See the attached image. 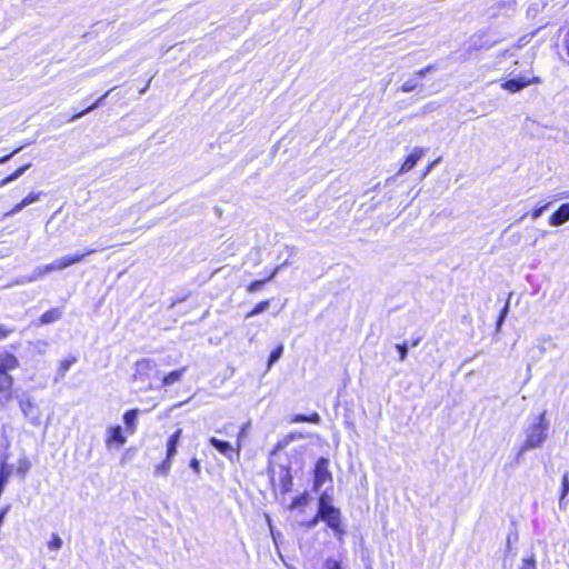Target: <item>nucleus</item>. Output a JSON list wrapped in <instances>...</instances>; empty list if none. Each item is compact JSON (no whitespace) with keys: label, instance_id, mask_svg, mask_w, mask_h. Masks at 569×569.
<instances>
[{"label":"nucleus","instance_id":"nucleus-1","mask_svg":"<svg viewBox=\"0 0 569 569\" xmlns=\"http://www.w3.org/2000/svg\"><path fill=\"white\" fill-rule=\"evenodd\" d=\"M318 518L326 522L333 531L336 538L341 541L346 535V529L341 522V512L332 505V497L322 492L318 499Z\"/></svg>","mask_w":569,"mask_h":569},{"label":"nucleus","instance_id":"nucleus-2","mask_svg":"<svg viewBox=\"0 0 569 569\" xmlns=\"http://www.w3.org/2000/svg\"><path fill=\"white\" fill-rule=\"evenodd\" d=\"M547 412H541L525 430L526 441L522 445L519 456L527 450L540 448L548 437L549 422L546 418Z\"/></svg>","mask_w":569,"mask_h":569},{"label":"nucleus","instance_id":"nucleus-3","mask_svg":"<svg viewBox=\"0 0 569 569\" xmlns=\"http://www.w3.org/2000/svg\"><path fill=\"white\" fill-rule=\"evenodd\" d=\"M270 481L274 490L279 489L281 495H286L292 489V476L290 467L286 465L269 467Z\"/></svg>","mask_w":569,"mask_h":569},{"label":"nucleus","instance_id":"nucleus-4","mask_svg":"<svg viewBox=\"0 0 569 569\" xmlns=\"http://www.w3.org/2000/svg\"><path fill=\"white\" fill-rule=\"evenodd\" d=\"M100 250L101 249H98V248H89L83 253H78V254H73V256H64V257L53 260L51 263H48V264H49L51 272L63 270V269L69 268L72 264H76V263L82 261L86 256L93 254Z\"/></svg>","mask_w":569,"mask_h":569},{"label":"nucleus","instance_id":"nucleus-5","mask_svg":"<svg viewBox=\"0 0 569 569\" xmlns=\"http://www.w3.org/2000/svg\"><path fill=\"white\" fill-rule=\"evenodd\" d=\"M329 460L327 458H319L315 467L313 490L319 491L325 482L332 479L331 472L328 469Z\"/></svg>","mask_w":569,"mask_h":569},{"label":"nucleus","instance_id":"nucleus-6","mask_svg":"<svg viewBox=\"0 0 569 569\" xmlns=\"http://www.w3.org/2000/svg\"><path fill=\"white\" fill-rule=\"evenodd\" d=\"M19 405L23 416L31 425L39 426L41 423L39 407L31 399H20Z\"/></svg>","mask_w":569,"mask_h":569},{"label":"nucleus","instance_id":"nucleus-7","mask_svg":"<svg viewBox=\"0 0 569 569\" xmlns=\"http://www.w3.org/2000/svg\"><path fill=\"white\" fill-rule=\"evenodd\" d=\"M13 378L7 372H0V405L6 406L12 398Z\"/></svg>","mask_w":569,"mask_h":569},{"label":"nucleus","instance_id":"nucleus-8","mask_svg":"<svg viewBox=\"0 0 569 569\" xmlns=\"http://www.w3.org/2000/svg\"><path fill=\"white\" fill-rule=\"evenodd\" d=\"M426 149L421 147H415L412 151L407 156L405 159L398 174L405 173L413 169V167L417 164V162L422 158V156L426 153Z\"/></svg>","mask_w":569,"mask_h":569},{"label":"nucleus","instance_id":"nucleus-9","mask_svg":"<svg viewBox=\"0 0 569 569\" xmlns=\"http://www.w3.org/2000/svg\"><path fill=\"white\" fill-rule=\"evenodd\" d=\"M569 221V203L561 204L549 218V223L559 227Z\"/></svg>","mask_w":569,"mask_h":569},{"label":"nucleus","instance_id":"nucleus-10","mask_svg":"<svg viewBox=\"0 0 569 569\" xmlns=\"http://www.w3.org/2000/svg\"><path fill=\"white\" fill-rule=\"evenodd\" d=\"M127 441V438L122 433V428L120 426L110 427L108 430V437L106 440V445L108 448H111L112 445L122 446Z\"/></svg>","mask_w":569,"mask_h":569},{"label":"nucleus","instance_id":"nucleus-11","mask_svg":"<svg viewBox=\"0 0 569 569\" xmlns=\"http://www.w3.org/2000/svg\"><path fill=\"white\" fill-rule=\"evenodd\" d=\"M19 367V361L13 353L0 352V372H9Z\"/></svg>","mask_w":569,"mask_h":569},{"label":"nucleus","instance_id":"nucleus-12","mask_svg":"<svg viewBox=\"0 0 569 569\" xmlns=\"http://www.w3.org/2000/svg\"><path fill=\"white\" fill-rule=\"evenodd\" d=\"M209 443L229 459H232V456L236 455V449L228 441L211 437Z\"/></svg>","mask_w":569,"mask_h":569},{"label":"nucleus","instance_id":"nucleus-13","mask_svg":"<svg viewBox=\"0 0 569 569\" xmlns=\"http://www.w3.org/2000/svg\"><path fill=\"white\" fill-rule=\"evenodd\" d=\"M532 81L526 78H513L505 81L501 87L509 92L516 93L528 87Z\"/></svg>","mask_w":569,"mask_h":569},{"label":"nucleus","instance_id":"nucleus-14","mask_svg":"<svg viewBox=\"0 0 569 569\" xmlns=\"http://www.w3.org/2000/svg\"><path fill=\"white\" fill-rule=\"evenodd\" d=\"M13 471V467L8 463V456L0 457V488H6L8 480Z\"/></svg>","mask_w":569,"mask_h":569},{"label":"nucleus","instance_id":"nucleus-15","mask_svg":"<svg viewBox=\"0 0 569 569\" xmlns=\"http://www.w3.org/2000/svg\"><path fill=\"white\" fill-rule=\"evenodd\" d=\"M181 435L182 430L178 429L170 436L167 442V459L172 460L173 457L177 455V447L180 441Z\"/></svg>","mask_w":569,"mask_h":569},{"label":"nucleus","instance_id":"nucleus-16","mask_svg":"<svg viewBox=\"0 0 569 569\" xmlns=\"http://www.w3.org/2000/svg\"><path fill=\"white\" fill-rule=\"evenodd\" d=\"M63 315V309L62 308H52L48 311H46L40 318H39V323L41 326L43 325H49V323H53L58 320L61 319Z\"/></svg>","mask_w":569,"mask_h":569},{"label":"nucleus","instance_id":"nucleus-17","mask_svg":"<svg viewBox=\"0 0 569 569\" xmlns=\"http://www.w3.org/2000/svg\"><path fill=\"white\" fill-rule=\"evenodd\" d=\"M139 412V409H131L123 415V422L129 433L136 432Z\"/></svg>","mask_w":569,"mask_h":569},{"label":"nucleus","instance_id":"nucleus-18","mask_svg":"<svg viewBox=\"0 0 569 569\" xmlns=\"http://www.w3.org/2000/svg\"><path fill=\"white\" fill-rule=\"evenodd\" d=\"M76 361H77L76 357H70L69 359L62 360L57 370V375L54 377V382H59L60 380H62L66 377L67 372L69 371L70 367L73 363H76Z\"/></svg>","mask_w":569,"mask_h":569},{"label":"nucleus","instance_id":"nucleus-19","mask_svg":"<svg viewBox=\"0 0 569 569\" xmlns=\"http://www.w3.org/2000/svg\"><path fill=\"white\" fill-rule=\"evenodd\" d=\"M156 362L152 359H142L136 362V373L137 376H147L148 371L156 368Z\"/></svg>","mask_w":569,"mask_h":569},{"label":"nucleus","instance_id":"nucleus-20","mask_svg":"<svg viewBox=\"0 0 569 569\" xmlns=\"http://www.w3.org/2000/svg\"><path fill=\"white\" fill-rule=\"evenodd\" d=\"M113 89H110L109 91H107L102 97H100L98 100H96L91 106H89L87 109H84L83 111L81 112H78L76 114H73L71 118H70V121H74L77 119H80L81 117H83L84 114H87L88 112L97 109L98 107H100L102 103H103V100L110 94V92L112 91Z\"/></svg>","mask_w":569,"mask_h":569},{"label":"nucleus","instance_id":"nucleus-21","mask_svg":"<svg viewBox=\"0 0 569 569\" xmlns=\"http://www.w3.org/2000/svg\"><path fill=\"white\" fill-rule=\"evenodd\" d=\"M186 370H187V368L183 367L181 369L171 371L170 373H168L167 376L163 377L162 386H164V387L172 386L176 382L180 381V379L182 378V376L186 372Z\"/></svg>","mask_w":569,"mask_h":569},{"label":"nucleus","instance_id":"nucleus-22","mask_svg":"<svg viewBox=\"0 0 569 569\" xmlns=\"http://www.w3.org/2000/svg\"><path fill=\"white\" fill-rule=\"evenodd\" d=\"M31 167V163H27L20 168H18L14 172L6 177L4 179L0 180V188L6 187L10 182L17 180L20 178L29 168Z\"/></svg>","mask_w":569,"mask_h":569},{"label":"nucleus","instance_id":"nucleus-23","mask_svg":"<svg viewBox=\"0 0 569 569\" xmlns=\"http://www.w3.org/2000/svg\"><path fill=\"white\" fill-rule=\"evenodd\" d=\"M51 270L49 268V264L39 266L33 269L31 274H29V279L31 282L38 281L39 279L43 278L46 274L50 273Z\"/></svg>","mask_w":569,"mask_h":569},{"label":"nucleus","instance_id":"nucleus-24","mask_svg":"<svg viewBox=\"0 0 569 569\" xmlns=\"http://www.w3.org/2000/svg\"><path fill=\"white\" fill-rule=\"evenodd\" d=\"M30 467H31L30 461L26 457H22V458L19 459V465H18V467L16 469V473L19 477H21L22 479H24V477L28 473Z\"/></svg>","mask_w":569,"mask_h":569},{"label":"nucleus","instance_id":"nucleus-25","mask_svg":"<svg viewBox=\"0 0 569 569\" xmlns=\"http://www.w3.org/2000/svg\"><path fill=\"white\" fill-rule=\"evenodd\" d=\"M270 306V300H264V301H261L259 302L258 305H256V307L247 313L246 318H251V317H254L257 315H260L262 312H264Z\"/></svg>","mask_w":569,"mask_h":569},{"label":"nucleus","instance_id":"nucleus-26","mask_svg":"<svg viewBox=\"0 0 569 569\" xmlns=\"http://www.w3.org/2000/svg\"><path fill=\"white\" fill-rule=\"evenodd\" d=\"M516 569H537L535 556L531 555L529 557L522 558Z\"/></svg>","mask_w":569,"mask_h":569},{"label":"nucleus","instance_id":"nucleus-27","mask_svg":"<svg viewBox=\"0 0 569 569\" xmlns=\"http://www.w3.org/2000/svg\"><path fill=\"white\" fill-rule=\"evenodd\" d=\"M283 353V346H278L274 350L271 351L269 359H268V369H270L273 363H276Z\"/></svg>","mask_w":569,"mask_h":569},{"label":"nucleus","instance_id":"nucleus-28","mask_svg":"<svg viewBox=\"0 0 569 569\" xmlns=\"http://www.w3.org/2000/svg\"><path fill=\"white\" fill-rule=\"evenodd\" d=\"M308 499H309V497H308L307 492L293 498V500L291 501V503L289 506V510H295L296 508L306 506L308 503Z\"/></svg>","mask_w":569,"mask_h":569},{"label":"nucleus","instance_id":"nucleus-29","mask_svg":"<svg viewBox=\"0 0 569 569\" xmlns=\"http://www.w3.org/2000/svg\"><path fill=\"white\" fill-rule=\"evenodd\" d=\"M508 312H509V299L506 301V303H505L503 308L501 309L499 317L497 319V323H496L497 332L500 331L502 323H503L506 317L508 316Z\"/></svg>","mask_w":569,"mask_h":569},{"label":"nucleus","instance_id":"nucleus-30","mask_svg":"<svg viewBox=\"0 0 569 569\" xmlns=\"http://www.w3.org/2000/svg\"><path fill=\"white\" fill-rule=\"evenodd\" d=\"M419 86V81L417 80V78L413 76L412 78L408 79L401 87H400V91L402 92H411L413 91L417 87Z\"/></svg>","mask_w":569,"mask_h":569},{"label":"nucleus","instance_id":"nucleus-31","mask_svg":"<svg viewBox=\"0 0 569 569\" xmlns=\"http://www.w3.org/2000/svg\"><path fill=\"white\" fill-rule=\"evenodd\" d=\"M42 191H37V192H30L26 198H23L21 201H22V206H30L34 202H37L40 197L42 196Z\"/></svg>","mask_w":569,"mask_h":569},{"label":"nucleus","instance_id":"nucleus-32","mask_svg":"<svg viewBox=\"0 0 569 569\" xmlns=\"http://www.w3.org/2000/svg\"><path fill=\"white\" fill-rule=\"evenodd\" d=\"M249 427H250V422L244 423L238 433L237 448H236L237 456H239V452L241 449V440L247 436V430Z\"/></svg>","mask_w":569,"mask_h":569},{"label":"nucleus","instance_id":"nucleus-33","mask_svg":"<svg viewBox=\"0 0 569 569\" xmlns=\"http://www.w3.org/2000/svg\"><path fill=\"white\" fill-rule=\"evenodd\" d=\"M63 545L62 539L57 533H52L51 540L48 542V548L50 550H59Z\"/></svg>","mask_w":569,"mask_h":569},{"label":"nucleus","instance_id":"nucleus-34","mask_svg":"<svg viewBox=\"0 0 569 569\" xmlns=\"http://www.w3.org/2000/svg\"><path fill=\"white\" fill-rule=\"evenodd\" d=\"M321 569H343L339 560L328 558L322 563Z\"/></svg>","mask_w":569,"mask_h":569},{"label":"nucleus","instance_id":"nucleus-35","mask_svg":"<svg viewBox=\"0 0 569 569\" xmlns=\"http://www.w3.org/2000/svg\"><path fill=\"white\" fill-rule=\"evenodd\" d=\"M568 492H569V478H568V473H565L562 477V492H561V496L559 499L560 506L562 505Z\"/></svg>","mask_w":569,"mask_h":569},{"label":"nucleus","instance_id":"nucleus-36","mask_svg":"<svg viewBox=\"0 0 569 569\" xmlns=\"http://www.w3.org/2000/svg\"><path fill=\"white\" fill-rule=\"evenodd\" d=\"M266 283H267V280H263V279H261V280H254V281H252V282L248 286L247 290H248V292H256V291H259V290H261V289L263 288V286H264Z\"/></svg>","mask_w":569,"mask_h":569},{"label":"nucleus","instance_id":"nucleus-37","mask_svg":"<svg viewBox=\"0 0 569 569\" xmlns=\"http://www.w3.org/2000/svg\"><path fill=\"white\" fill-rule=\"evenodd\" d=\"M396 349L399 352V359L403 361L408 356V345L407 342L397 343Z\"/></svg>","mask_w":569,"mask_h":569},{"label":"nucleus","instance_id":"nucleus-38","mask_svg":"<svg viewBox=\"0 0 569 569\" xmlns=\"http://www.w3.org/2000/svg\"><path fill=\"white\" fill-rule=\"evenodd\" d=\"M171 461L170 459H164L162 463H160L159 466H157L156 468V472H162L164 475H167L171 468Z\"/></svg>","mask_w":569,"mask_h":569},{"label":"nucleus","instance_id":"nucleus-39","mask_svg":"<svg viewBox=\"0 0 569 569\" xmlns=\"http://www.w3.org/2000/svg\"><path fill=\"white\" fill-rule=\"evenodd\" d=\"M288 264V261H284L283 263L277 266L271 273H269V276L264 279L267 280V282L271 281L277 274L278 272L284 267Z\"/></svg>","mask_w":569,"mask_h":569},{"label":"nucleus","instance_id":"nucleus-40","mask_svg":"<svg viewBox=\"0 0 569 569\" xmlns=\"http://www.w3.org/2000/svg\"><path fill=\"white\" fill-rule=\"evenodd\" d=\"M26 206H22V201H20L19 203H17L10 211H8L4 216L6 217H11V216H14L17 214L18 212H20L22 209H24Z\"/></svg>","mask_w":569,"mask_h":569},{"label":"nucleus","instance_id":"nucleus-41","mask_svg":"<svg viewBox=\"0 0 569 569\" xmlns=\"http://www.w3.org/2000/svg\"><path fill=\"white\" fill-rule=\"evenodd\" d=\"M26 283H31L29 276H20L11 283V286H22Z\"/></svg>","mask_w":569,"mask_h":569},{"label":"nucleus","instance_id":"nucleus-42","mask_svg":"<svg viewBox=\"0 0 569 569\" xmlns=\"http://www.w3.org/2000/svg\"><path fill=\"white\" fill-rule=\"evenodd\" d=\"M548 206H549V203L533 209V211L531 212L532 219L537 220L542 214V212L548 208Z\"/></svg>","mask_w":569,"mask_h":569},{"label":"nucleus","instance_id":"nucleus-43","mask_svg":"<svg viewBox=\"0 0 569 569\" xmlns=\"http://www.w3.org/2000/svg\"><path fill=\"white\" fill-rule=\"evenodd\" d=\"M190 468L197 473H200V462L197 458H192L190 461Z\"/></svg>","mask_w":569,"mask_h":569},{"label":"nucleus","instance_id":"nucleus-44","mask_svg":"<svg viewBox=\"0 0 569 569\" xmlns=\"http://www.w3.org/2000/svg\"><path fill=\"white\" fill-rule=\"evenodd\" d=\"M308 422L319 425L321 422L319 413L313 412L312 415L308 416Z\"/></svg>","mask_w":569,"mask_h":569},{"label":"nucleus","instance_id":"nucleus-45","mask_svg":"<svg viewBox=\"0 0 569 569\" xmlns=\"http://www.w3.org/2000/svg\"><path fill=\"white\" fill-rule=\"evenodd\" d=\"M291 421H292V422H308V416L299 413V415H296V416L292 418V420H291Z\"/></svg>","mask_w":569,"mask_h":569},{"label":"nucleus","instance_id":"nucleus-46","mask_svg":"<svg viewBox=\"0 0 569 569\" xmlns=\"http://www.w3.org/2000/svg\"><path fill=\"white\" fill-rule=\"evenodd\" d=\"M20 150H21V148H18V149L13 150L10 154H7V156L0 158V163L7 162L12 156L18 153Z\"/></svg>","mask_w":569,"mask_h":569},{"label":"nucleus","instance_id":"nucleus-47","mask_svg":"<svg viewBox=\"0 0 569 569\" xmlns=\"http://www.w3.org/2000/svg\"><path fill=\"white\" fill-rule=\"evenodd\" d=\"M319 521H320V518H318V513H317L310 521L307 522V527L313 528L318 525Z\"/></svg>","mask_w":569,"mask_h":569},{"label":"nucleus","instance_id":"nucleus-48","mask_svg":"<svg viewBox=\"0 0 569 569\" xmlns=\"http://www.w3.org/2000/svg\"><path fill=\"white\" fill-rule=\"evenodd\" d=\"M428 74V72H425V68L418 70L416 73H415V77L417 78V80L419 81V79H422L425 78L426 76Z\"/></svg>","mask_w":569,"mask_h":569},{"label":"nucleus","instance_id":"nucleus-49","mask_svg":"<svg viewBox=\"0 0 569 569\" xmlns=\"http://www.w3.org/2000/svg\"><path fill=\"white\" fill-rule=\"evenodd\" d=\"M10 333V330H8L4 326L0 325V339L6 338Z\"/></svg>","mask_w":569,"mask_h":569},{"label":"nucleus","instance_id":"nucleus-50","mask_svg":"<svg viewBox=\"0 0 569 569\" xmlns=\"http://www.w3.org/2000/svg\"><path fill=\"white\" fill-rule=\"evenodd\" d=\"M438 161H439V159L435 160V161H433V162H431L429 166H427V169H426V171H425L423 176H427V174L431 171V169L433 168V166H435Z\"/></svg>","mask_w":569,"mask_h":569},{"label":"nucleus","instance_id":"nucleus-51","mask_svg":"<svg viewBox=\"0 0 569 569\" xmlns=\"http://www.w3.org/2000/svg\"><path fill=\"white\" fill-rule=\"evenodd\" d=\"M435 70H437L436 64H429V66L425 67V72L430 73V72H432Z\"/></svg>","mask_w":569,"mask_h":569},{"label":"nucleus","instance_id":"nucleus-52","mask_svg":"<svg viewBox=\"0 0 569 569\" xmlns=\"http://www.w3.org/2000/svg\"><path fill=\"white\" fill-rule=\"evenodd\" d=\"M419 342H420V339L418 338V339H416V340H413V341H412L411 346H412V347H416V346H418V343H419Z\"/></svg>","mask_w":569,"mask_h":569},{"label":"nucleus","instance_id":"nucleus-53","mask_svg":"<svg viewBox=\"0 0 569 569\" xmlns=\"http://www.w3.org/2000/svg\"><path fill=\"white\" fill-rule=\"evenodd\" d=\"M147 89H148V86H147V87H144V88L140 91V93H144V92L147 91Z\"/></svg>","mask_w":569,"mask_h":569}]
</instances>
